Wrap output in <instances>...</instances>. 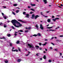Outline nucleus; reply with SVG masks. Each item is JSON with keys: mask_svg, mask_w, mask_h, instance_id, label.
I'll return each mask as SVG.
<instances>
[{"mask_svg": "<svg viewBox=\"0 0 63 63\" xmlns=\"http://www.w3.org/2000/svg\"><path fill=\"white\" fill-rule=\"evenodd\" d=\"M11 22L12 23L13 25H14L15 27H19V26L20 27L22 26V25L20 24V23L18 22L15 19L12 20V21H11ZM16 23H17L18 24H19V26L16 25Z\"/></svg>", "mask_w": 63, "mask_h": 63, "instance_id": "nucleus-1", "label": "nucleus"}, {"mask_svg": "<svg viewBox=\"0 0 63 63\" xmlns=\"http://www.w3.org/2000/svg\"><path fill=\"white\" fill-rule=\"evenodd\" d=\"M28 47L30 48H32V50H34L35 49V47L32 44H28Z\"/></svg>", "mask_w": 63, "mask_h": 63, "instance_id": "nucleus-2", "label": "nucleus"}, {"mask_svg": "<svg viewBox=\"0 0 63 63\" xmlns=\"http://www.w3.org/2000/svg\"><path fill=\"white\" fill-rule=\"evenodd\" d=\"M40 29H41V30H43L44 29V28L43 27V26L42 25V24H40Z\"/></svg>", "mask_w": 63, "mask_h": 63, "instance_id": "nucleus-3", "label": "nucleus"}, {"mask_svg": "<svg viewBox=\"0 0 63 63\" xmlns=\"http://www.w3.org/2000/svg\"><path fill=\"white\" fill-rule=\"evenodd\" d=\"M35 27H36V28L37 29V30H38V29H39V28H38L39 27V26H38V25H37L36 24V25H35Z\"/></svg>", "mask_w": 63, "mask_h": 63, "instance_id": "nucleus-4", "label": "nucleus"}, {"mask_svg": "<svg viewBox=\"0 0 63 63\" xmlns=\"http://www.w3.org/2000/svg\"><path fill=\"white\" fill-rule=\"evenodd\" d=\"M39 16H39L38 15H36L35 16V19H37V17H39Z\"/></svg>", "mask_w": 63, "mask_h": 63, "instance_id": "nucleus-5", "label": "nucleus"}, {"mask_svg": "<svg viewBox=\"0 0 63 63\" xmlns=\"http://www.w3.org/2000/svg\"><path fill=\"white\" fill-rule=\"evenodd\" d=\"M12 51H16V52H17L18 51V50L17 49H16L15 50H13V49H12Z\"/></svg>", "mask_w": 63, "mask_h": 63, "instance_id": "nucleus-6", "label": "nucleus"}, {"mask_svg": "<svg viewBox=\"0 0 63 63\" xmlns=\"http://www.w3.org/2000/svg\"><path fill=\"white\" fill-rule=\"evenodd\" d=\"M31 6L32 7H34V6H35V4H32V3H31Z\"/></svg>", "mask_w": 63, "mask_h": 63, "instance_id": "nucleus-7", "label": "nucleus"}, {"mask_svg": "<svg viewBox=\"0 0 63 63\" xmlns=\"http://www.w3.org/2000/svg\"><path fill=\"white\" fill-rule=\"evenodd\" d=\"M43 1L45 4H47V0H43Z\"/></svg>", "mask_w": 63, "mask_h": 63, "instance_id": "nucleus-8", "label": "nucleus"}, {"mask_svg": "<svg viewBox=\"0 0 63 63\" xmlns=\"http://www.w3.org/2000/svg\"><path fill=\"white\" fill-rule=\"evenodd\" d=\"M26 15V17H28L29 18V14H27Z\"/></svg>", "mask_w": 63, "mask_h": 63, "instance_id": "nucleus-9", "label": "nucleus"}, {"mask_svg": "<svg viewBox=\"0 0 63 63\" xmlns=\"http://www.w3.org/2000/svg\"><path fill=\"white\" fill-rule=\"evenodd\" d=\"M52 27H47V29H50V28H52Z\"/></svg>", "mask_w": 63, "mask_h": 63, "instance_id": "nucleus-10", "label": "nucleus"}, {"mask_svg": "<svg viewBox=\"0 0 63 63\" xmlns=\"http://www.w3.org/2000/svg\"><path fill=\"white\" fill-rule=\"evenodd\" d=\"M34 16H35V15L34 14L32 15V19H34Z\"/></svg>", "mask_w": 63, "mask_h": 63, "instance_id": "nucleus-11", "label": "nucleus"}, {"mask_svg": "<svg viewBox=\"0 0 63 63\" xmlns=\"http://www.w3.org/2000/svg\"><path fill=\"white\" fill-rule=\"evenodd\" d=\"M47 21L48 22H50V19H48L47 20Z\"/></svg>", "mask_w": 63, "mask_h": 63, "instance_id": "nucleus-12", "label": "nucleus"}, {"mask_svg": "<svg viewBox=\"0 0 63 63\" xmlns=\"http://www.w3.org/2000/svg\"><path fill=\"white\" fill-rule=\"evenodd\" d=\"M21 61V60L20 59H18L17 60V62H20Z\"/></svg>", "mask_w": 63, "mask_h": 63, "instance_id": "nucleus-13", "label": "nucleus"}, {"mask_svg": "<svg viewBox=\"0 0 63 63\" xmlns=\"http://www.w3.org/2000/svg\"><path fill=\"white\" fill-rule=\"evenodd\" d=\"M5 62V63H8V61L7 60H6L4 61Z\"/></svg>", "mask_w": 63, "mask_h": 63, "instance_id": "nucleus-14", "label": "nucleus"}, {"mask_svg": "<svg viewBox=\"0 0 63 63\" xmlns=\"http://www.w3.org/2000/svg\"><path fill=\"white\" fill-rule=\"evenodd\" d=\"M47 44V42H45V44H42V45L43 46H46Z\"/></svg>", "mask_w": 63, "mask_h": 63, "instance_id": "nucleus-15", "label": "nucleus"}, {"mask_svg": "<svg viewBox=\"0 0 63 63\" xmlns=\"http://www.w3.org/2000/svg\"><path fill=\"white\" fill-rule=\"evenodd\" d=\"M4 26H3V27L4 28H6V27H7V26L5 25V24H4Z\"/></svg>", "mask_w": 63, "mask_h": 63, "instance_id": "nucleus-16", "label": "nucleus"}, {"mask_svg": "<svg viewBox=\"0 0 63 63\" xmlns=\"http://www.w3.org/2000/svg\"><path fill=\"white\" fill-rule=\"evenodd\" d=\"M7 36L8 37H10V36H11V34H7Z\"/></svg>", "mask_w": 63, "mask_h": 63, "instance_id": "nucleus-17", "label": "nucleus"}, {"mask_svg": "<svg viewBox=\"0 0 63 63\" xmlns=\"http://www.w3.org/2000/svg\"><path fill=\"white\" fill-rule=\"evenodd\" d=\"M7 16H3V17H4V19H7Z\"/></svg>", "mask_w": 63, "mask_h": 63, "instance_id": "nucleus-18", "label": "nucleus"}, {"mask_svg": "<svg viewBox=\"0 0 63 63\" xmlns=\"http://www.w3.org/2000/svg\"><path fill=\"white\" fill-rule=\"evenodd\" d=\"M0 39H5V40H6V38H5L4 36H3L2 38H1Z\"/></svg>", "mask_w": 63, "mask_h": 63, "instance_id": "nucleus-19", "label": "nucleus"}, {"mask_svg": "<svg viewBox=\"0 0 63 63\" xmlns=\"http://www.w3.org/2000/svg\"><path fill=\"white\" fill-rule=\"evenodd\" d=\"M30 10L33 11L34 12H35V10H34V9L33 8L30 9Z\"/></svg>", "mask_w": 63, "mask_h": 63, "instance_id": "nucleus-20", "label": "nucleus"}, {"mask_svg": "<svg viewBox=\"0 0 63 63\" xmlns=\"http://www.w3.org/2000/svg\"><path fill=\"white\" fill-rule=\"evenodd\" d=\"M52 20L54 22L56 21V19L55 18V19H53Z\"/></svg>", "mask_w": 63, "mask_h": 63, "instance_id": "nucleus-21", "label": "nucleus"}, {"mask_svg": "<svg viewBox=\"0 0 63 63\" xmlns=\"http://www.w3.org/2000/svg\"><path fill=\"white\" fill-rule=\"evenodd\" d=\"M16 43L17 44H19V41H17V42H16Z\"/></svg>", "mask_w": 63, "mask_h": 63, "instance_id": "nucleus-22", "label": "nucleus"}, {"mask_svg": "<svg viewBox=\"0 0 63 63\" xmlns=\"http://www.w3.org/2000/svg\"><path fill=\"white\" fill-rule=\"evenodd\" d=\"M39 47L38 46H36V49H38Z\"/></svg>", "mask_w": 63, "mask_h": 63, "instance_id": "nucleus-23", "label": "nucleus"}, {"mask_svg": "<svg viewBox=\"0 0 63 63\" xmlns=\"http://www.w3.org/2000/svg\"><path fill=\"white\" fill-rule=\"evenodd\" d=\"M23 32V31L22 30H19L18 31V32Z\"/></svg>", "mask_w": 63, "mask_h": 63, "instance_id": "nucleus-24", "label": "nucleus"}, {"mask_svg": "<svg viewBox=\"0 0 63 63\" xmlns=\"http://www.w3.org/2000/svg\"><path fill=\"white\" fill-rule=\"evenodd\" d=\"M38 36H41V34L40 33H38L37 34Z\"/></svg>", "mask_w": 63, "mask_h": 63, "instance_id": "nucleus-25", "label": "nucleus"}, {"mask_svg": "<svg viewBox=\"0 0 63 63\" xmlns=\"http://www.w3.org/2000/svg\"><path fill=\"white\" fill-rule=\"evenodd\" d=\"M23 14L24 15H26V12H23Z\"/></svg>", "mask_w": 63, "mask_h": 63, "instance_id": "nucleus-26", "label": "nucleus"}, {"mask_svg": "<svg viewBox=\"0 0 63 63\" xmlns=\"http://www.w3.org/2000/svg\"><path fill=\"white\" fill-rule=\"evenodd\" d=\"M43 58H44V59H46V56L45 55L44 57H43Z\"/></svg>", "mask_w": 63, "mask_h": 63, "instance_id": "nucleus-27", "label": "nucleus"}, {"mask_svg": "<svg viewBox=\"0 0 63 63\" xmlns=\"http://www.w3.org/2000/svg\"><path fill=\"white\" fill-rule=\"evenodd\" d=\"M18 21H21V22H24L23 21H22V20H18Z\"/></svg>", "mask_w": 63, "mask_h": 63, "instance_id": "nucleus-28", "label": "nucleus"}, {"mask_svg": "<svg viewBox=\"0 0 63 63\" xmlns=\"http://www.w3.org/2000/svg\"><path fill=\"white\" fill-rule=\"evenodd\" d=\"M18 12H19V10H17L16 11V13H18Z\"/></svg>", "mask_w": 63, "mask_h": 63, "instance_id": "nucleus-29", "label": "nucleus"}, {"mask_svg": "<svg viewBox=\"0 0 63 63\" xmlns=\"http://www.w3.org/2000/svg\"><path fill=\"white\" fill-rule=\"evenodd\" d=\"M37 36V35L36 34H34L32 35V36H34L35 37H36V36Z\"/></svg>", "mask_w": 63, "mask_h": 63, "instance_id": "nucleus-30", "label": "nucleus"}, {"mask_svg": "<svg viewBox=\"0 0 63 63\" xmlns=\"http://www.w3.org/2000/svg\"><path fill=\"white\" fill-rule=\"evenodd\" d=\"M10 46H12V43H10Z\"/></svg>", "mask_w": 63, "mask_h": 63, "instance_id": "nucleus-31", "label": "nucleus"}, {"mask_svg": "<svg viewBox=\"0 0 63 63\" xmlns=\"http://www.w3.org/2000/svg\"><path fill=\"white\" fill-rule=\"evenodd\" d=\"M11 27L12 28H13V29H15V27H14V26H11Z\"/></svg>", "mask_w": 63, "mask_h": 63, "instance_id": "nucleus-32", "label": "nucleus"}, {"mask_svg": "<svg viewBox=\"0 0 63 63\" xmlns=\"http://www.w3.org/2000/svg\"><path fill=\"white\" fill-rule=\"evenodd\" d=\"M13 5L14 6H17L16 4H14Z\"/></svg>", "mask_w": 63, "mask_h": 63, "instance_id": "nucleus-33", "label": "nucleus"}, {"mask_svg": "<svg viewBox=\"0 0 63 63\" xmlns=\"http://www.w3.org/2000/svg\"><path fill=\"white\" fill-rule=\"evenodd\" d=\"M54 50H55V51H58L57 49H55Z\"/></svg>", "mask_w": 63, "mask_h": 63, "instance_id": "nucleus-34", "label": "nucleus"}, {"mask_svg": "<svg viewBox=\"0 0 63 63\" xmlns=\"http://www.w3.org/2000/svg\"><path fill=\"white\" fill-rule=\"evenodd\" d=\"M56 19V20L57 19H59V18H55Z\"/></svg>", "mask_w": 63, "mask_h": 63, "instance_id": "nucleus-35", "label": "nucleus"}, {"mask_svg": "<svg viewBox=\"0 0 63 63\" xmlns=\"http://www.w3.org/2000/svg\"><path fill=\"white\" fill-rule=\"evenodd\" d=\"M12 13L13 14V15H16V14H15V13L14 12H12Z\"/></svg>", "mask_w": 63, "mask_h": 63, "instance_id": "nucleus-36", "label": "nucleus"}, {"mask_svg": "<svg viewBox=\"0 0 63 63\" xmlns=\"http://www.w3.org/2000/svg\"><path fill=\"white\" fill-rule=\"evenodd\" d=\"M51 62V61L50 60H49V62Z\"/></svg>", "mask_w": 63, "mask_h": 63, "instance_id": "nucleus-37", "label": "nucleus"}, {"mask_svg": "<svg viewBox=\"0 0 63 63\" xmlns=\"http://www.w3.org/2000/svg\"><path fill=\"white\" fill-rule=\"evenodd\" d=\"M30 29H31V27H29V28H28V29L29 30Z\"/></svg>", "mask_w": 63, "mask_h": 63, "instance_id": "nucleus-38", "label": "nucleus"}, {"mask_svg": "<svg viewBox=\"0 0 63 63\" xmlns=\"http://www.w3.org/2000/svg\"><path fill=\"white\" fill-rule=\"evenodd\" d=\"M56 41L57 42H60V41H61V40H56Z\"/></svg>", "mask_w": 63, "mask_h": 63, "instance_id": "nucleus-39", "label": "nucleus"}, {"mask_svg": "<svg viewBox=\"0 0 63 63\" xmlns=\"http://www.w3.org/2000/svg\"><path fill=\"white\" fill-rule=\"evenodd\" d=\"M49 48L50 49H52V47H50Z\"/></svg>", "mask_w": 63, "mask_h": 63, "instance_id": "nucleus-40", "label": "nucleus"}, {"mask_svg": "<svg viewBox=\"0 0 63 63\" xmlns=\"http://www.w3.org/2000/svg\"><path fill=\"white\" fill-rule=\"evenodd\" d=\"M60 28V27H58L55 30H56V29H58V28Z\"/></svg>", "mask_w": 63, "mask_h": 63, "instance_id": "nucleus-41", "label": "nucleus"}, {"mask_svg": "<svg viewBox=\"0 0 63 63\" xmlns=\"http://www.w3.org/2000/svg\"><path fill=\"white\" fill-rule=\"evenodd\" d=\"M39 44V46H41L42 45V43H40Z\"/></svg>", "mask_w": 63, "mask_h": 63, "instance_id": "nucleus-42", "label": "nucleus"}, {"mask_svg": "<svg viewBox=\"0 0 63 63\" xmlns=\"http://www.w3.org/2000/svg\"><path fill=\"white\" fill-rule=\"evenodd\" d=\"M18 48L19 51H20V49L18 47Z\"/></svg>", "mask_w": 63, "mask_h": 63, "instance_id": "nucleus-43", "label": "nucleus"}, {"mask_svg": "<svg viewBox=\"0 0 63 63\" xmlns=\"http://www.w3.org/2000/svg\"><path fill=\"white\" fill-rule=\"evenodd\" d=\"M25 32H26V33H27V32H28V31L27 30V31H25Z\"/></svg>", "mask_w": 63, "mask_h": 63, "instance_id": "nucleus-44", "label": "nucleus"}, {"mask_svg": "<svg viewBox=\"0 0 63 63\" xmlns=\"http://www.w3.org/2000/svg\"><path fill=\"white\" fill-rule=\"evenodd\" d=\"M39 53H38L37 54H36V55L37 56H39Z\"/></svg>", "mask_w": 63, "mask_h": 63, "instance_id": "nucleus-45", "label": "nucleus"}, {"mask_svg": "<svg viewBox=\"0 0 63 63\" xmlns=\"http://www.w3.org/2000/svg\"><path fill=\"white\" fill-rule=\"evenodd\" d=\"M2 24H3V23L2 22H0V25H2Z\"/></svg>", "mask_w": 63, "mask_h": 63, "instance_id": "nucleus-46", "label": "nucleus"}, {"mask_svg": "<svg viewBox=\"0 0 63 63\" xmlns=\"http://www.w3.org/2000/svg\"><path fill=\"white\" fill-rule=\"evenodd\" d=\"M25 28L26 29H27V30H28V28L27 27H26Z\"/></svg>", "mask_w": 63, "mask_h": 63, "instance_id": "nucleus-47", "label": "nucleus"}, {"mask_svg": "<svg viewBox=\"0 0 63 63\" xmlns=\"http://www.w3.org/2000/svg\"><path fill=\"white\" fill-rule=\"evenodd\" d=\"M14 35H15V36H16V35H17V34L15 33L14 34Z\"/></svg>", "mask_w": 63, "mask_h": 63, "instance_id": "nucleus-48", "label": "nucleus"}, {"mask_svg": "<svg viewBox=\"0 0 63 63\" xmlns=\"http://www.w3.org/2000/svg\"><path fill=\"white\" fill-rule=\"evenodd\" d=\"M32 13H33V12L32 11L30 13V14H32Z\"/></svg>", "mask_w": 63, "mask_h": 63, "instance_id": "nucleus-49", "label": "nucleus"}, {"mask_svg": "<svg viewBox=\"0 0 63 63\" xmlns=\"http://www.w3.org/2000/svg\"><path fill=\"white\" fill-rule=\"evenodd\" d=\"M43 16H44L45 17H48V16H44V15H43Z\"/></svg>", "mask_w": 63, "mask_h": 63, "instance_id": "nucleus-50", "label": "nucleus"}, {"mask_svg": "<svg viewBox=\"0 0 63 63\" xmlns=\"http://www.w3.org/2000/svg\"><path fill=\"white\" fill-rule=\"evenodd\" d=\"M42 59H42V58H40V60H42Z\"/></svg>", "mask_w": 63, "mask_h": 63, "instance_id": "nucleus-51", "label": "nucleus"}, {"mask_svg": "<svg viewBox=\"0 0 63 63\" xmlns=\"http://www.w3.org/2000/svg\"><path fill=\"white\" fill-rule=\"evenodd\" d=\"M55 17L54 16H52V18H54Z\"/></svg>", "mask_w": 63, "mask_h": 63, "instance_id": "nucleus-52", "label": "nucleus"}, {"mask_svg": "<svg viewBox=\"0 0 63 63\" xmlns=\"http://www.w3.org/2000/svg\"><path fill=\"white\" fill-rule=\"evenodd\" d=\"M54 38V37H52L51 38V40H52V39H53Z\"/></svg>", "mask_w": 63, "mask_h": 63, "instance_id": "nucleus-53", "label": "nucleus"}, {"mask_svg": "<svg viewBox=\"0 0 63 63\" xmlns=\"http://www.w3.org/2000/svg\"><path fill=\"white\" fill-rule=\"evenodd\" d=\"M51 5H48V7H51Z\"/></svg>", "mask_w": 63, "mask_h": 63, "instance_id": "nucleus-54", "label": "nucleus"}, {"mask_svg": "<svg viewBox=\"0 0 63 63\" xmlns=\"http://www.w3.org/2000/svg\"><path fill=\"white\" fill-rule=\"evenodd\" d=\"M41 15H43V13H42V12H41Z\"/></svg>", "mask_w": 63, "mask_h": 63, "instance_id": "nucleus-55", "label": "nucleus"}, {"mask_svg": "<svg viewBox=\"0 0 63 63\" xmlns=\"http://www.w3.org/2000/svg\"><path fill=\"white\" fill-rule=\"evenodd\" d=\"M28 8H31V7L30 6H28Z\"/></svg>", "mask_w": 63, "mask_h": 63, "instance_id": "nucleus-56", "label": "nucleus"}, {"mask_svg": "<svg viewBox=\"0 0 63 63\" xmlns=\"http://www.w3.org/2000/svg\"><path fill=\"white\" fill-rule=\"evenodd\" d=\"M51 44L53 45V46H54V44L52 43H51Z\"/></svg>", "mask_w": 63, "mask_h": 63, "instance_id": "nucleus-57", "label": "nucleus"}, {"mask_svg": "<svg viewBox=\"0 0 63 63\" xmlns=\"http://www.w3.org/2000/svg\"><path fill=\"white\" fill-rule=\"evenodd\" d=\"M1 14L2 16H4V13H2Z\"/></svg>", "mask_w": 63, "mask_h": 63, "instance_id": "nucleus-58", "label": "nucleus"}, {"mask_svg": "<svg viewBox=\"0 0 63 63\" xmlns=\"http://www.w3.org/2000/svg\"><path fill=\"white\" fill-rule=\"evenodd\" d=\"M45 41H47V39H45Z\"/></svg>", "mask_w": 63, "mask_h": 63, "instance_id": "nucleus-59", "label": "nucleus"}, {"mask_svg": "<svg viewBox=\"0 0 63 63\" xmlns=\"http://www.w3.org/2000/svg\"><path fill=\"white\" fill-rule=\"evenodd\" d=\"M3 7L4 8H6V6H3Z\"/></svg>", "mask_w": 63, "mask_h": 63, "instance_id": "nucleus-60", "label": "nucleus"}, {"mask_svg": "<svg viewBox=\"0 0 63 63\" xmlns=\"http://www.w3.org/2000/svg\"><path fill=\"white\" fill-rule=\"evenodd\" d=\"M10 22V21H7V22L8 23H9V22Z\"/></svg>", "mask_w": 63, "mask_h": 63, "instance_id": "nucleus-61", "label": "nucleus"}, {"mask_svg": "<svg viewBox=\"0 0 63 63\" xmlns=\"http://www.w3.org/2000/svg\"><path fill=\"white\" fill-rule=\"evenodd\" d=\"M54 31V30H52V31Z\"/></svg>", "mask_w": 63, "mask_h": 63, "instance_id": "nucleus-62", "label": "nucleus"}, {"mask_svg": "<svg viewBox=\"0 0 63 63\" xmlns=\"http://www.w3.org/2000/svg\"><path fill=\"white\" fill-rule=\"evenodd\" d=\"M39 49H40V50H42V48H40Z\"/></svg>", "mask_w": 63, "mask_h": 63, "instance_id": "nucleus-63", "label": "nucleus"}, {"mask_svg": "<svg viewBox=\"0 0 63 63\" xmlns=\"http://www.w3.org/2000/svg\"><path fill=\"white\" fill-rule=\"evenodd\" d=\"M45 50H46V51H47V49L45 48Z\"/></svg>", "mask_w": 63, "mask_h": 63, "instance_id": "nucleus-64", "label": "nucleus"}]
</instances>
